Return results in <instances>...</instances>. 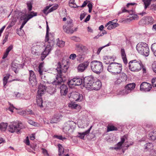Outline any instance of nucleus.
Returning a JSON list of instances; mask_svg holds the SVG:
<instances>
[{"label": "nucleus", "instance_id": "11", "mask_svg": "<svg viewBox=\"0 0 156 156\" xmlns=\"http://www.w3.org/2000/svg\"><path fill=\"white\" fill-rule=\"evenodd\" d=\"M83 83V80L79 78H74L68 82L69 85L74 86L81 85Z\"/></svg>", "mask_w": 156, "mask_h": 156}, {"label": "nucleus", "instance_id": "29", "mask_svg": "<svg viewBox=\"0 0 156 156\" xmlns=\"http://www.w3.org/2000/svg\"><path fill=\"white\" fill-rule=\"evenodd\" d=\"M146 22L147 24L148 25L149 24H152L154 23V19L151 16H146Z\"/></svg>", "mask_w": 156, "mask_h": 156}, {"label": "nucleus", "instance_id": "30", "mask_svg": "<svg viewBox=\"0 0 156 156\" xmlns=\"http://www.w3.org/2000/svg\"><path fill=\"white\" fill-rule=\"evenodd\" d=\"M152 0H142V2L144 3V8L146 9L151 5Z\"/></svg>", "mask_w": 156, "mask_h": 156}, {"label": "nucleus", "instance_id": "27", "mask_svg": "<svg viewBox=\"0 0 156 156\" xmlns=\"http://www.w3.org/2000/svg\"><path fill=\"white\" fill-rule=\"evenodd\" d=\"M114 20L112 21V23H110L107 27V29L108 30H111L112 29L115 28L118 26L119 24L118 23H114L113 22Z\"/></svg>", "mask_w": 156, "mask_h": 156}, {"label": "nucleus", "instance_id": "55", "mask_svg": "<svg viewBox=\"0 0 156 156\" xmlns=\"http://www.w3.org/2000/svg\"><path fill=\"white\" fill-rule=\"evenodd\" d=\"M121 10V11H120L118 12L119 14H121L123 12H127L128 11V10L126 9L125 7H123L122 8Z\"/></svg>", "mask_w": 156, "mask_h": 156}, {"label": "nucleus", "instance_id": "60", "mask_svg": "<svg viewBox=\"0 0 156 156\" xmlns=\"http://www.w3.org/2000/svg\"><path fill=\"white\" fill-rule=\"evenodd\" d=\"M121 53L122 57L126 56L124 49L121 48Z\"/></svg>", "mask_w": 156, "mask_h": 156}, {"label": "nucleus", "instance_id": "51", "mask_svg": "<svg viewBox=\"0 0 156 156\" xmlns=\"http://www.w3.org/2000/svg\"><path fill=\"white\" fill-rule=\"evenodd\" d=\"M28 123L30 125L34 126H37V123L36 122L31 120H29L28 121Z\"/></svg>", "mask_w": 156, "mask_h": 156}, {"label": "nucleus", "instance_id": "58", "mask_svg": "<svg viewBox=\"0 0 156 156\" xmlns=\"http://www.w3.org/2000/svg\"><path fill=\"white\" fill-rule=\"evenodd\" d=\"M150 9L152 11L156 10V3L152 4L150 6Z\"/></svg>", "mask_w": 156, "mask_h": 156}, {"label": "nucleus", "instance_id": "31", "mask_svg": "<svg viewBox=\"0 0 156 156\" xmlns=\"http://www.w3.org/2000/svg\"><path fill=\"white\" fill-rule=\"evenodd\" d=\"M98 75L101 73H103V67L102 63L98 61Z\"/></svg>", "mask_w": 156, "mask_h": 156}, {"label": "nucleus", "instance_id": "43", "mask_svg": "<svg viewBox=\"0 0 156 156\" xmlns=\"http://www.w3.org/2000/svg\"><path fill=\"white\" fill-rule=\"evenodd\" d=\"M76 47L77 48L78 50L79 51L83 52V49L84 48V47L82 45L79 44L76 45Z\"/></svg>", "mask_w": 156, "mask_h": 156}, {"label": "nucleus", "instance_id": "8", "mask_svg": "<svg viewBox=\"0 0 156 156\" xmlns=\"http://www.w3.org/2000/svg\"><path fill=\"white\" fill-rule=\"evenodd\" d=\"M75 122L73 121L70 122L69 124L65 126L63 128V131L66 133H72L75 129Z\"/></svg>", "mask_w": 156, "mask_h": 156}, {"label": "nucleus", "instance_id": "18", "mask_svg": "<svg viewBox=\"0 0 156 156\" xmlns=\"http://www.w3.org/2000/svg\"><path fill=\"white\" fill-rule=\"evenodd\" d=\"M62 115L59 114L55 115L50 120L49 122L50 123H57L60 121V118L61 117Z\"/></svg>", "mask_w": 156, "mask_h": 156}, {"label": "nucleus", "instance_id": "1", "mask_svg": "<svg viewBox=\"0 0 156 156\" xmlns=\"http://www.w3.org/2000/svg\"><path fill=\"white\" fill-rule=\"evenodd\" d=\"M84 86L88 90H98L96 82H94V78L91 76H86L83 79Z\"/></svg>", "mask_w": 156, "mask_h": 156}, {"label": "nucleus", "instance_id": "28", "mask_svg": "<svg viewBox=\"0 0 156 156\" xmlns=\"http://www.w3.org/2000/svg\"><path fill=\"white\" fill-rule=\"evenodd\" d=\"M149 139L153 140H156V131L151 132L149 134Z\"/></svg>", "mask_w": 156, "mask_h": 156}, {"label": "nucleus", "instance_id": "57", "mask_svg": "<svg viewBox=\"0 0 156 156\" xmlns=\"http://www.w3.org/2000/svg\"><path fill=\"white\" fill-rule=\"evenodd\" d=\"M152 67L154 72L156 73V62H154L152 64Z\"/></svg>", "mask_w": 156, "mask_h": 156}, {"label": "nucleus", "instance_id": "36", "mask_svg": "<svg viewBox=\"0 0 156 156\" xmlns=\"http://www.w3.org/2000/svg\"><path fill=\"white\" fill-rule=\"evenodd\" d=\"M7 126L8 124L7 123H1L0 124V129L1 131H5L7 128Z\"/></svg>", "mask_w": 156, "mask_h": 156}, {"label": "nucleus", "instance_id": "39", "mask_svg": "<svg viewBox=\"0 0 156 156\" xmlns=\"http://www.w3.org/2000/svg\"><path fill=\"white\" fill-rule=\"evenodd\" d=\"M10 74H7L5 76H4L3 78V84L4 87H5V85L7 83V81L8 79L9 78L10 76Z\"/></svg>", "mask_w": 156, "mask_h": 156}, {"label": "nucleus", "instance_id": "13", "mask_svg": "<svg viewBox=\"0 0 156 156\" xmlns=\"http://www.w3.org/2000/svg\"><path fill=\"white\" fill-rule=\"evenodd\" d=\"M73 27V24L72 23V21H70L69 22H68L66 26H63V28L64 31L68 34H72L74 32V30L73 29H71V28Z\"/></svg>", "mask_w": 156, "mask_h": 156}, {"label": "nucleus", "instance_id": "10", "mask_svg": "<svg viewBox=\"0 0 156 156\" xmlns=\"http://www.w3.org/2000/svg\"><path fill=\"white\" fill-rule=\"evenodd\" d=\"M29 80L32 86H36L37 84L36 76L35 73L32 70L29 71Z\"/></svg>", "mask_w": 156, "mask_h": 156}, {"label": "nucleus", "instance_id": "32", "mask_svg": "<svg viewBox=\"0 0 156 156\" xmlns=\"http://www.w3.org/2000/svg\"><path fill=\"white\" fill-rule=\"evenodd\" d=\"M33 4V1L32 0L28 1L27 2V8L29 11H30L32 10Z\"/></svg>", "mask_w": 156, "mask_h": 156}, {"label": "nucleus", "instance_id": "9", "mask_svg": "<svg viewBox=\"0 0 156 156\" xmlns=\"http://www.w3.org/2000/svg\"><path fill=\"white\" fill-rule=\"evenodd\" d=\"M68 66V65H64L63 66L60 62L58 63L56 70L57 72V74L59 75L60 76H62V73H65L67 71Z\"/></svg>", "mask_w": 156, "mask_h": 156}, {"label": "nucleus", "instance_id": "14", "mask_svg": "<svg viewBox=\"0 0 156 156\" xmlns=\"http://www.w3.org/2000/svg\"><path fill=\"white\" fill-rule=\"evenodd\" d=\"M71 98L76 101H81L83 99V96L82 94L78 92H74L71 93Z\"/></svg>", "mask_w": 156, "mask_h": 156}, {"label": "nucleus", "instance_id": "59", "mask_svg": "<svg viewBox=\"0 0 156 156\" xmlns=\"http://www.w3.org/2000/svg\"><path fill=\"white\" fill-rule=\"evenodd\" d=\"M87 6L89 8V13H90L92 10V5L91 3L89 2L87 5Z\"/></svg>", "mask_w": 156, "mask_h": 156}, {"label": "nucleus", "instance_id": "40", "mask_svg": "<svg viewBox=\"0 0 156 156\" xmlns=\"http://www.w3.org/2000/svg\"><path fill=\"white\" fill-rule=\"evenodd\" d=\"M25 113L27 114L32 115L34 114V113L32 110H27L26 111H23L22 112H20V114L21 115H23Z\"/></svg>", "mask_w": 156, "mask_h": 156}, {"label": "nucleus", "instance_id": "26", "mask_svg": "<svg viewBox=\"0 0 156 156\" xmlns=\"http://www.w3.org/2000/svg\"><path fill=\"white\" fill-rule=\"evenodd\" d=\"M37 15V12H35L34 11H30V13H29L27 14V20H29L33 17L36 16Z\"/></svg>", "mask_w": 156, "mask_h": 156}, {"label": "nucleus", "instance_id": "56", "mask_svg": "<svg viewBox=\"0 0 156 156\" xmlns=\"http://www.w3.org/2000/svg\"><path fill=\"white\" fill-rule=\"evenodd\" d=\"M57 8V6H53L49 10H48V12L47 13V14H48V13L52 12L54 10L56 9Z\"/></svg>", "mask_w": 156, "mask_h": 156}, {"label": "nucleus", "instance_id": "4", "mask_svg": "<svg viewBox=\"0 0 156 156\" xmlns=\"http://www.w3.org/2000/svg\"><path fill=\"white\" fill-rule=\"evenodd\" d=\"M142 63L140 61L136 59L131 60L128 63L129 69L133 72H138L141 69Z\"/></svg>", "mask_w": 156, "mask_h": 156}, {"label": "nucleus", "instance_id": "16", "mask_svg": "<svg viewBox=\"0 0 156 156\" xmlns=\"http://www.w3.org/2000/svg\"><path fill=\"white\" fill-rule=\"evenodd\" d=\"M17 61L16 60H14L12 63V69L16 73H18V71L17 69L20 67L21 65L20 64L17 63Z\"/></svg>", "mask_w": 156, "mask_h": 156}, {"label": "nucleus", "instance_id": "50", "mask_svg": "<svg viewBox=\"0 0 156 156\" xmlns=\"http://www.w3.org/2000/svg\"><path fill=\"white\" fill-rule=\"evenodd\" d=\"M150 156H156V151L153 150V149L151 150L150 151V154H149Z\"/></svg>", "mask_w": 156, "mask_h": 156}, {"label": "nucleus", "instance_id": "33", "mask_svg": "<svg viewBox=\"0 0 156 156\" xmlns=\"http://www.w3.org/2000/svg\"><path fill=\"white\" fill-rule=\"evenodd\" d=\"M145 149H147L148 150L153 149V144L151 143H148L146 144L145 145Z\"/></svg>", "mask_w": 156, "mask_h": 156}, {"label": "nucleus", "instance_id": "12", "mask_svg": "<svg viewBox=\"0 0 156 156\" xmlns=\"http://www.w3.org/2000/svg\"><path fill=\"white\" fill-rule=\"evenodd\" d=\"M152 88L151 84L146 82H143L140 86V90L145 92L149 91Z\"/></svg>", "mask_w": 156, "mask_h": 156}, {"label": "nucleus", "instance_id": "5", "mask_svg": "<svg viewBox=\"0 0 156 156\" xmlns=\"http://www.w3.org/2000/svg\"><path fill=\"white\" fill-rule=\"evenodd\" d=\"M46 33L45 36V41L46 42H48V43L49 44L48 45H50V46L51 47V46H53L54 44L55 39L54 36L52 34L50 33L49 36V27L48 25V23L46 21Z\"/></svg>", "mask_w": 156, "mask_h": 156}, {"label": "nucleus", "instance_id": "45", "mask_svg": "<svg viewBox=\"0 0 156 156\" xmlns=\"http://www.w3.org/2000/svg\"><path fill=\"white\" fill-rule=\"evenodd\" d=\"M111 44V43L109 42L107 44H106L105 45H104L103 46L100 47L98 48V55L99 54V53L100 52L101 50L103 49L104 48L106 47L109 46Z\"/></svg>", "mask_w": 156, "mask_h": 156}, {"label": "nucleus", "instance_id": "54", "mask_svg": "<svg viewBox=\"0 0 156 156\" xmlns=\"http://www.w3.org/2000/svg\"><path fill=\"white\" fill-rule=\"evenodd\" d=\"M127 12L129 14V16L130 18V16H132L135 13L134 10L133 9L128 10Z\"/></svg>", "mask_w": 156, "mask_h": 156}, {"label": "nucleus", "instance_id": "23", "mask_svg": "<svg viewBox=\"0 0 156 156\" xmlns=\"http://www.w3.org/2000/svg\"><path fill=\"white\" fill-rule=\"evenodd\" d=\"M42 95H38L36 96V101L37 105L41 108L43 107V101L41 96Z\"/></svg>", "mask_w": 156, "mask_h": 156}, {"label": "nucleus", "instance_id": "52", "mask_svg": "<svg viewBox=\"0 0 156 156\" xmlns=\"http://www.w3.org/2000/svg\"><path fill=\"white\" fill-rule=\"evenodd\" d=\"M151 83L153 87H156V78H153L152 79Z\"/></svg>", "mask_w": 156, "mask_h": 156}, {"label": "nucleus", "instance_id": "15", "mask_svg": "<svg viewBox=\"0 0 156 156\" xmlns=\"http://www.w3.org/2000/svg\"><path fill=\"white\" fill-rule=\"evenodd\" d=\"M45 82H44V83L43 82H41L38 87V90L37 93L38 95H43L46 91L47 87L46 86L45 83Z\"/></svg>", "mask_w": 156, "mask_h": 156}, {"label": "nucleus", "instance_id": "49", "mask_svg": "<svg viewBox=\"0 0 156 156\" xmlns=\"http://www.w3.org/2000/svg\"><path fill=\"white\" fill-rule=\"evenodd\" d=\"M70 105V106L71 108L74 109H76L77 107H80L78 105L74 103H72Z\"/></svg>", "mask_w": 156, "mask_h": 156}, {"label": "nucleus", "instance_id": "42", "mask_svg": "<svg viewBox=\"0 0 156 156\" xmlns=\"http://www.w3.org/2000/svg\"><path fill=\"white\" fill-rule=\"evenodd\" d=\"M9 107L8 108V110L11 112H13V110L14 109H17L12 104L10 103L9 102Z\"/></svg>", "mask_w": 156, "mask_h": 156}, {"label": "nucleus", "instance_id": "46", "mask_svg": "<svg viewBox=\"0 0 156 156\" xmlns=\"http://www.w3.org/2000/svg\"><path fill=\"white\" fill-rule=\"evenodd\" d=\"M128 138V136L127 135H125L123 137H121V140L120 141L123 144L125 140H127Z\"/></svg>", "mask_w": 156, "mask_h": 156}, {"label": "nucleus", "instance_id": "61", "mask_svg": "<svg viewBox=\"0 0 156 156\" xmlns=\"http://www.w3.org/2000/svg\"><path fill=\"white\" fill-rule=\"evenodd\" d=\"M123 144L120 142H118L117 144V147H115V149H119L121 148Z\"/></svg>", "mask_w": 156, "mask_h": 156}, {"label": "nucleus", "instance_id": "24", "mask_svg": "<svg viewBox=\"0 0 156 156\" xmlns=\"http://www.w3.org/2000/svg\"><path fill=\"white\" fill-rule=\"evenodd\" d=\"M51 47L50 45H47L44 51L41 53L43 55H46L47 56L51 50Z\"/></svg>", "mask_w": 156, "mask_h": 156}, {"label": "nucleus", "instance_id": "25", "mask_svg": "<svg viewBox=\"0 0 156 156\" xmlns=\"http://www.w3.org/2000/svg\"><path fill=\"white\" fill-rule=\"evenodd\" d=\"M104 28V26L103 25H101L99 27V30L101 31L98 34V36H102L104 34H107L106 31L105 30H103Z\"/></svg>", "mask_w": 156, "mask_h": 156}, {"label": "nucleus", "instance_id": "62", "mask_svg": "<svg viewBox=\"0 0 156 156\" xmlns=\"http://www.w3.org/2000/svg\"><path fill=\"white\" fill-rule=\"evenodd\" d=\"M89 2H90L89 1L87 0H86L84 2L82 5L81 6H80L81 7H84L85 6H86L87 5V4H88V3H89Z\"/></svg>", "mask_w": 156, "mask_h": 156}, {"label": "nucleus", "instance_id": "21", "mask_svg": "<svg viewBox=\"0 0 156 156\" xmlns=\"http://www.w3.org/2000/svg\"><path fill=\"white\" fill-rule=\"evenodd\" d=\"M98 61L94 60L91 62L90 63L91 68L92 71L94 73L98 74Z\"/></svg>", "mask_w": 156, "mask_h": 156}, {"label": "nucleus", "instance_id": "48", "mask_svg": "<svg viewBox=\"0 0 156 156\" xmlns=\"http://www.w3.org/2000/svg\"><path fill=\"white\" fill-rule=\"evenodd\" d=\"M41 149L42 150L43 153L44 155L49 156V154L48 152V151L46 149L44 148H42Z\"/></svg>", "mask_w": 156, "mask_h": 156}, {"label": "nucleus", "instance_id": "20", "mask_svg": "<svg viewBox=\"0 0 156 156\" xmlns=\"http://www.w3.org/2000/svg\"><path fill=\"white\" fill-rule=\"evenodd\" d=\"M127 79V76L126 74L123 72L120 73L119 75V79L116 81L115 83H118V82L126 81Z\"/></svg>", "mask_w": 156, "mask_h": 156}, {"label": "nucleus", "instance_id": "7", "mask_svg": "<svg viewBox=\"0 0 156 156\" xmlns=\"http://www.w3.org/2000/svg\"><path fill=\"white\" fill-rule=\"evenodd\" d=\"M9 131L11 133H13L15 131L19 134L21 132L20 129L18 128H20V123L18 122H13L9 125Z\"/></svg>", "mask_w": 156, "mask_h": 156}, {"label": "nucleus", "instance_id": "44", "mask_svg": "<svg viewBox=\"0 0 156 156\" xmlns=\"http://www.w3.org/2000/svg\"><path fill=\"white\" fill-rule=\"evenodd\" d=\"M27 14H25L23 15H22L21 16V17H20V20H23V21H27V22L28 21L27 20Z\"/></svg>", "mask_w": 156, "mask_h": 156}, {"label": "nucleus", "instance_id": "63", "mask_svg": "<svg viewBox=\"0 0 156 156\" xmlns=\"http://www.w3.org/2000/svg\"><path fill=\"white\" fill-rule=\"evenodd\" d=\"M55 137L58 139L60 140H63L65 139L66 138L65 137H63L62 136L55 135Z\"/></svg>", "mask_w": 156, "mask_h": 156}, {"label": "nucleus", "instance_id": "53", "mask_svg": "<svg viewBox=\"0 0 156 156\" xmlns=\"http://www.w3.org/2000/svg\"><path fill=\"white\" fill-rule=\"evenodd\" d=\"M51 6V5H50L49 6H46L45 8L43 10V12L46 15H47L48 14H47V10L49 9V8Z\"/></svg>", "mask_w": 156, "mask_h": 156}, {"label": "nucleus", "instance_id": "37", "mask_svg": "<svg viewBox=\"0 0 156 156\" xmlns=\"http://www.w3.org/2000/svg\"><path fill=\"white\" fill-rule=\"evenodd\" d=\"M139 24L141 26H144L147 24L145 16L143 17V18L139 21Z\"/></svg>", "mask_w": 156, "mask_h": 156}, {"label": "nucleus", "instance_id": "64", "mask_svg": "<svg viewBox=\"0 0 156 156\" xmlns=\"http://www.w3.org/2000/svg\"><path fill=\"white\" fill-rule=\"evenodd\" d=\"M86 15L87 13L84 12L83 13H81L80 17V20H82L84 18Z\"/></svg>", "mask_w": 156, "mask_h": 156}, {"label": "nucleus", "instance_id": "35", "mask_svg": "<svg viewBox=\"0 0 156 156\" xmlns=\"http://www.w3.org/2000/svg\"><path fill=\"white\" fill-rule=\"evenodd\" d=\"M117 130V127L113 125L108 126L107 127V131L108 132L114 130L116 131Z\"/></svg>", "mask_w": 156, "mask_h": 156}, {"label": "nucleus", "instance_id": "41", "mask_svg": "<svg viewBox=\"0 0 156 156\" xmlns=\"http://www.w3.org/2000/svg\"><path fill=\"white\" fill-rule=\"evenodd\" d=\"M58 41L57 43V45L59 47H63L65 44V42L62 41H59V38H58Z\"/></svg>", "mask_w": 156, "mask_h": 156}, {"label": "nucleus", "instance_id": "47", "mask_svg": "<svg viewBox=\"0 0 156 156\" xmlns=\"http://www.w3.org/2000/svg\"><path fill=\"white\" fill-rule=\"evenodd\" d=\"M102 75H99L100 77V79L101 80H105L106 77V75H105L104 72L102 73Z\"/></svg>", "mask_w": 156, "mask_h": 156}, {"label": "nucleus", "instance_id": "22", "mask_svg": "<svg viewBox=\"0 0 156 156\" xmlns=\"http://www.w3.org/2000/svg\"><path fill=\"white\" fill-rule=\"evenodd\" d=\"M56 79V80H55L52 82V84L53 85H60L61 83L63 82V79L62 77V76H60L59 75L57 74Z\"/></svg>", "mask_w": 156, "mask_h": 156}, {"label": "nucleus", "instance_id": "6", "mask_svg": "<svg viewBox=\"0 0 156 156\" xmlns=\"http://www.w3.org/2000/svg\"><path fill=\"white\" fill-rule=\"evenodd\" d=\"M136 84L134 83H129L125 87V89L120 91V94L126 95L130 93L135 87Z\"/></svg>", "mask_w": 156, "mask_h": 156}, {"label": "nucleus", "instance_id": "38", "mask_svg": "<svg viewBox=\"0 0 156 156\" xmlns=\"http://www.w3.org/2000/svg\"><path fill=\"white\" fill-rule=\"evenodd\" d=\"M151 49L154 56L156 57V43H154L151 45Z\"/></svg>", "mask_w": 156, "mask_h": 156}, {"label": "nucleus", "instance_id": "19", "mask_svg": "<svg viewBox=\"0 0 156 156\" xmlns=\"http://www.w3.org/2000/svg\"><path fill=\"white\" fill-rule=\"evenodd\" d=\"M61 95L65 96L68 92V88L66 85L63 84L59 87Z\"/></svg>", "mask_w": 156, "mask_h": 156}, {"label": "nucleus", "instance_id": "17", "mask_svg": "<svg viewBox=\"0 0 156 156\" xmlns=\"http://www.w3.org/2000/svg\"><path fill=\"white\" fill-rule=\"evenodd\" d=\"M89 62H87L80 64L77 67L78 72H83L87 68Z\"/></svg>", "mask_w": 156, "mask_h": 156}, {"label": "nucleus", "instance_id": "2", "mask_svg": "<svg viewBox=\"0 0 156 156\" xmlns=\"http://www.w3.org/2000/svg\"><path fill=\"white\" fill-rule=\"evenodd\" d=\"M136 48L138 52L144 56L147 57L149 55L150 50L146 43L140 42L137 44Z\"/></svg>", "mask_w": 156, "mask_h": 156}, {"label": "nucleus", "instance_id": "34", "mask_svg": "<svg viewBox=\"0 0 156 156\" xmlns=\"http://www.w3.org/2000/svg\"><path fill=\"white\" fill-rule=\"evenodd\" d=\"M58 154L59 156L62 155V154H63L64 152V149L62 146V145L60 144L58 145Z\"/></svg>", "mask_w": 156, "mask_h": 156}, {"label": "nucleus", "instance_id": "3", "mask_svg": "<svg viewBox=\"0 0 156 156\" xmlns=\"http://www.w3.org/2000/svg\"><path fill=\"white\" fill-rule=\"evenodd\" d=\"M122 65L116 62H111L108 66V71L114 75L119 74L122 69Z\"/></svg>", "mask_w": 156, "mask_h": 156}]
</instances>
